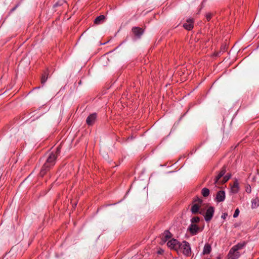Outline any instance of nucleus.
Returning <instances> with one entry per match:
<instances>
[{
  "mask_svg": "<svg viewBox=\"0 0 259 259\" xmlns=\"http://www.w3.org/2000/svg\"><path fill=\"white\" fill-rule=\"evenodd\" d=\"M244 245L245 243H238L231 248L228 254V259H237L240 256L238 250L242 248Z\"/></svg>",
  "mask_w": 259,
  "mask_h": 259,
  "instance_id": "obj_1",
  "label": "nucleus"
},
{
  "mask_svg": "<svg viewBox=\"0 0 259 259\" xmlns=\"http://www.w3.org/2000/svg\"><path fill=\"white\" fill-rule=\"evenodd\" d=\"M179 253H182L186 256H190L192 254L191 248L189 243L186 241H183L180 244Z\"/></svg>",
  "mask_w": 259,
  "mask_h": 259,
  "instance_id": "obj_2",
  "label": "nucleus"
},
{
  "mask_svg": "<svg viewBox=\"0 0 259 259\" xmlns=\"http://www.w3.org/2000/svg\"><path fill=\"white\" fill-rule=\"evenodd\" d=\"M193 203L191 210L192 212L194 214L198 213L200 208L204 205L203 200L198 197H196L194 199Z\"/></svg>",
  "mask_w": 259,
  "mask_h": 259,
  "instance_id": "obj_3",
  "label": "nucleus"
},
{
  "mask_svg": "<svg viewBox=\"0 0 259 259\" xmlns=\"http://www.w3.org/2000/svg\"><path fill=\"white\" fill-rule=\"evenodd\" d=\"M180 242L176 239H171L169 240L167 243V246L170 249L176 251L179 253V248H180Z\"/></svg>",
  "mask_w": 259,
  "mask_h": 259,
  "instance_id": "obj_4",
  "label": "nucleus"
},
{
  "mask_svg": "<svg viewBox=\"0 0 259 259\" xmlns=\"http://www.w3.org/2000/svg\"><path fill=\"white\" fill-rule=\"evenodd\" d=\"M98 115L96 113L90 114L86 119V123L89 126H93L97 122Z\"/></svg>",
  "mask_w": 259,
  "mask_h": 259,
  "instance_id": "obj_5",
  "label": "nucleus"
},
{
  "mask_svg": "<svg viewBox=\"0 0 259 259\" xmlns=\"http://www.w3.org/2000/svg\"><path fill=\"white\" fill-rule=\"evenodd\" d=\"M57 155L54 153H51L48 157L46 162L44 163L49 167H53L56 163Z\"/></svg>",
  "mask_w": 259,
  "mask_h": 259,
  "instance_id": "obj_6",
  "label": "nucleus"
},
{
  "mask_svg": "<svg viewBox=\"0 0 259 259\" xmlns=\"http://www.w3.org/2000/svg\"><path fill=\"white\" fill-rule=\"evenodd\" d=\"M194 20L190 18L186 20V23H184V28L187 30H191L194 28Z\"/></svg>",
  "mask_w": 259,
  "mask_h": 259,
  "instance_id": "obj_7",
  "label": "nucleus"
},
{
  "mask_svg": "<svg viewBox=\"0 0 259 259\" xmlns=\"http://www.w3.org/2000/svg\"><path fill=\"white\" fill-rule=\"evenodd\" d=\"M200 213L204 215L205 219L206 221H209L210 220V207H208L206 211L203 208H201Z\"/></svg>",
  "mask_w": 259,
  "mask_h": 259,
  "instance_id": "obj_8",
  "label": "nucleus"
},
{
  "mask_svg": "<svg viewBox=\"0 0 259 259\" xmlns=\"http://www.w3.org/2000/svg\"><path fill=\"white\" fill-rule=\"evenodd\" d=\"M132 32L138 38H140L144 32V30L139 27H134L132 28Z\"/></svg>",
  "mask_w": 259,
  "mask_h": 259,
  "instance_id": "obj_9",
  "label": "nucleus"
},
{
  "mask_svg": "<svg viewBox=\"0 0 259 259\" xmlns=\"http://www.w3.org/2000/svg\"><path fill=\"white\" fill-rule=\"evenodd\" d=\"M225 197V192L224 191H220L217 194L215 199L218 202H221L224 200Z\"/></svg>",
  "mask_w": 259,
  "mask_h": 259,
  "instance_id": "obj_10",
  "label": "nucleus"
},
{
  "mask_svg": "<svg viewBox=\"0 0 259 259\" xmlns=\"http://www.w3.org/2000/svg\"><path fill=\"white\" fill-rule=\"evenodd\" d=\"M172 235L171 233L168 230H165L162 236V239L163 241L166 242L168 239L172 237Z\"/></svg>",
  "mask_w": 259,
  "mask_h": 259,
  "instance_id": "obj_11",
  "label": "nucleus"
},
{
  "mask_svg": "<svg viewBox=\"0 0 259 259\" xmlns=\"http://www.w3.org/2000/svg\"><path fill=\"white\" fill-rule=\"evenodd\" d=\"M52 167L44 164L42 166L41 170L39 172V175L43 177Z\"/></svg>",
  "mask_w": 259,
  "mask_h": 259,
  "instance_id": "obj_12",
  "label": "nucleus"
},
{
  "mask_svg": "<svg viewBox=\"0 0 259 259\" xmlns=\"http://www.w3.org/2000/svg\"><path fill=\"white\" fill-rule=\"evenodd\" d=\"M49 75V70L46 69L44 71L41 77V83L44 84L46 82Z\"/></svg>",
  "mask_w": 259,
  "mask_h": 259,
  "instance_id": "obj_13",
  "label": "nucleus"
},
{
  "mask_svg": "<svg viewBox=\"0 0 259 259\" xmlns=\"http://www.w3.org/2000/svg\"><path fill=\"white\" fill-rule=\"evenodd\" d=\"M105 20V16L103 15H101L97 17L94 20V23L97 25L100 24L104 22Z\"/></svg>",
  "mask_w": 259,
  "mask_h": 259,
  "instance_id": "obj_14",
  "label": "nucleus"
},
{
  "mask_svg": "<svg viewBox=\"0 0 259 259\" xmlns=\"http://www.w3.org/2000/svg\"><path fill=\"white\" fill-rule=\"evenodd\" d=\"M189 230L192 234H196L199 230V228L195 224H191L189 227Z\"/></svg>",
  "mask_w": 259,
  "mask_h": 259,
  "instance_id": "obj_15",
  "label": "nucleus"
},
{
  "mask_svg": "<svg viewBox=\"0 0 259 259\" xmlns=\"http://www.w3.org/2000/svg\"><path fill=\"white\" fill-rule=\"evenodd\" d=\"M210 252V245L207 243L205 245L202 252L203 254H207Z\"/></svg>",
  "mask_w": 259,
  "mask_h": 259,
  "instance_id": "obj_16",
  "label": "nucleus"
},
{
  "mask_svg": "<svg viewBox=\"0 0 259 259\" xmlns=\"http://www.w3.org/2000/svg\"><path fill=\"white\" fill-rule=\"evenodd\" d=\"M238 188H239L238 183L237 181H235L234 182L233 186H232V187H231L232 192H233L234 193H237L238 191Z\"/></svg>",
  "mask_w": 259,
  "mask_h": 259,
  "instance_id": "obj_17",
  "label": "nucleus"
},
{
  "mask_svg": "<svg viewBox=\"0 0 259 259\" xmlns=\"http://www.w3.org/2000/svg\"><path fill=\"white\" fill-rule=\"evenodd\" d=\"M209 189L206 188H204L201 191V194L204 197H207L209 195Z\"/></svg>",
  "mask_w": 259,
  "mask_h": 259,
  "instance_id": "obj_18",
  "label": "nucleus"
},
{
  "mask_svg": "<svg viewBox=\"0 0 259 259\" xmlns=\"http://www.w3.org/2000/svg\"><path fill=\"white\" fill-rule=\"evenodd\" d=\"M199 221L200 218L198 217H193L191 220L192 224H193L194 223H197L199 222Z\"/></svg>",
  "mask_w": 259,
  "mask_h": 259,
  "instance_id": "obj_19",
  "label": "nucleus"
},
{
  "mask_svg": "<svg viewBox=\"0 0 259 259\" xmlns=\"http://www.w3.org/2000/svg\"><path fill=\"white\" fill-rule=\"evenodd\" d=\"M230 177H231L230 174L224 177L223 180L222 181V184H224L226 182H227L229 180V179L230 178Z\"/></svg>",
  "mask_w": 259,
  "mask_h": 259,
  "instance_id": "obj_20",
  "label": "nucleus"
},
{
  "mask_svg": "<svg viewBox=\"0 0 259 259\" xmlns=\"http://www.w3.org/2000/svg\"><path fill=\"white\" fill-rule=\"evenodd\" d=\"M226 172V170L225 168H223L219 174V175L222 177L224 176V175Z\"/></svg>",
  "mask_w": 259,
  "mask_h": 259,
  "instance_id": "obj_21",
  "label": "nucleus"
},
{
  "mask_svg": "<svg viewBox=\"0 0 259 259\" xmlns=\"http://www.w3.org/2000/svg\"><path fill=\"white\" fill-rule=\"evenodd\" d=\"M239 212V209H236V210H235V213H234V214L233 217H234V218L237 217L238 215Z\"/></svg>",
  "mask_w": 259,
  "mask_h": 259,
  "instance_id": "obj_22",
  "label": "nucleus"
},
{
  "mask_svg": "<svg viewBox=\"0 0 259 259\" xmlns=\"http://www.w3.org/2000/svg\"><path fill=\"white\" fill-rule=\"evenodd\" d=\"M60 152V147H57V150H56V155L57 156L58 154H59Z\"/></svg>",
  "mask_w": 259,
  "mask_h": 259,
  "instance_id": "obj_23",
  "label": "nucleus"
},
{
  "mask_svg": "<svg viewBox=\"0 0 259 259\" xmlns=\"http://www.w3.org/2000/svg\"><path fill=\"white\" fill-rule=\"evenodd\" d=\"M221 178V177L218 175V176L216 177L215 178V183H217L218 182V181H219V180Z\"/></svg>",
  "mask_w": 259,
  "mask_h": 259,
  "instance_id": "obj_24",
  "label": "nucleus"
},
{
  "mask_svg": "<svg viewBox=\"0 0 259 259\" xmlns=\"http://www.w3.org/2000/svg\"><path fill=\"white\" fill-rule=\"evenodd\" d=\"M206 18L207 19V20L209 21L210 20V14H207L206 15Z\"/></svg>",
  "mask_w": 259,
  "mask_h": 259,
  "instance_id": "obj_25",
  "label": "nucleus"
},
{
  "mask_svg": "<svg viewBox=\"0 0 259 259\" xmlns=\"http://www.w3.org/2000/svg\"><path fill=\"white\" fill-rule=\"evenodd\" d=\"M61 4H59L58 3H56L54 5V7H57L59 5H61Z\"/></svg>",
  "mask_w": 259,
  "mask_h": 259,
  "instance_id": "obj_26",
  "label": "nucleus"
},
{
  "mask_svg": "<svg viewBox=\"0 0 259 259\" xmlns=\"http://www.w3.org/2000/svg\"><path fill=\"white\" fill-rule=\"evenodd\" d=\"M17 6H18L17 5V6H16L14 8H13L11 10V12H13V11H15V10L16 9V8H17Z\"/></svg>",
  "mask_w": 259,
  "mask_h": 259,
  "instance_id": "obj_27",
  "label": "nucleus"
},
{
  "mask_svg": "<svg viewBox=\"0 0 259 259\" xmlns=\"http://www.w3.org/2000/svg\"><path fill=\"white\" fill-rule=\"evenodd\" d=\"M226 216H227V213H224L223 217L225 219L226 218Z\"/></svg>",
  "mask_w": 259,
  "mask_h": 259,
  "instance_id": "obj_28",
  "label": "nucleus"
},
{
  "mask_svg": "<svg viewBox=\"0 0 259 259\" xmlns=\"http://www.w3.org/2000/svg\"><path fill=\"white\" fill-rule=\"evenodd\" d=\"M211 217L212 216V212H213V208L211 207Z\"/></svg>",
  "mask_w": 259,
  "mask_h": 259,
  "instance_id": "obj_29",
  "label": "nucleus"
},
{
  "mask_svg": "<svg viewBox=\"0 0 259 259\" xmlns=\"http://www.w3.org/2000/svg\"><path fill=\"white\" fill-rule=\"evenodd\" d=\"M218 55H219V53H217V54H214V56H218Z\"/></svg>",
  "mask_w": 259,
  "mask_h": 259,
  "instance_id": "obj_30",
  "label": "nucleus"
},
{
  "mask_svg": "<svg viewBox=\"0 0 259 259\" xmlns=\"http://www.w3.org/2000/svg\"><path fill=\"white\" fill-rule=\"evenodd\" d=\"M217 259H221V257H220V256H218V257H217Z\"/></svg>",
  "mask_w": 259,
  "mask_h": 259,
  "instance_id": "obj_31",
  "label": "nucleus"
}]
</instances>
